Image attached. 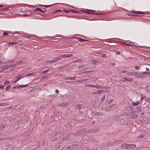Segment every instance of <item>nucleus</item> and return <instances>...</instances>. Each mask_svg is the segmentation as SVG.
<instances>
[{
    "mask_svg": "<svg viewBox=\"0 0 150 150\" xmlns=\"http://www.w3.org/2000/svg\"><path fill=\"white\" fill-rule=\"evenodd\" d=\"M7 105V104L6 103H0V106H5Z\"/></svg>",
    "mask_w": 150,
    "mask_h": 150,
    "instance_id": "nucleus-15",
    "label": "nucleus"
},
{
    "mask_svg": "<svg viewBox=\"0 0 150 150\" xmlns=\"http://www.w3.org/2000/svg\"><path fill=\"white\" fill-rule=\"evenodd\" d=\"M78 40L80 42H82L84 41H86L87 40H85V39H83L82 38H79L78 39Z\"/></svg>",
    "mask_w": 150,
    "mask_h": 150,
    "instance_id": "nucleus-13",
    "label": "nucleus"
},
{
    "mask_svg": "<svg viewBox=\"0 0 150 150\" xmlns=\"http://www.w3.org/2000/svg\"><path fill=\"white\" fill-rule=\"evenodd\" d=\"M137 78H144L146 77V76L143 75L142 74L139 75H137Z\"/></svg>",
    "mask_w": 150,
    "mask_h": 150,
    "instance_id": "nucleus-4",
    "label": "nucleus"
},
{
    "mask_svg": "<svg viewBox=\"0 0 150 150\" xmlns=\"http://www.w3.org/2000/svg\"><path fill=\"white\" fill-rule=\"evenodd\" d=\"M135 69H139V67L138 66H136L135 67Z\"/></svg>",
    "mask_w": 150,
    "mask_h": 150,
    "instance_id": "nucleus-45",
    "label": "nucleus"
},
{
    "mask_svg": "<svg viewBox=\"0 0 150 150\" xmlns=\"http://www.w3.org/2000/svg\"><path fill=\"white\" fill-rule=\"evenodd\" d=\"M137 110L138 111V112H140V111H142L141 107H138L137 108Z\"/></svg>",
    "mask_w": 150,
    "mask_h": 150,
    "instance_id": "nucleus-24",
    "label": "nucleus"
},
{
    "mask_svg": "<svg viewBox=\"0 0 150 150\" xmlns=\"http://www.w3.org/2000/svg\"><path fill=\"white\" fill-rule=\"evenodd\" d=\"M28 84H26V85H22V87H24V86H28Z\"/></svg>",
    "mask_w": 150,
    "mask_h": 150,
    "instance_id": "nucleus-56",
    "label": "nucleus"
},
{
    "mask_svg": "<svg viewBox=\"0 0 150 150\" xmlns=\"http://www.w3.org/2000/svg\"><path fill=\"white\" fill-rule=\"evenodd\" d=\"M35 11H39L41 12H42L45 13V11L42 10L40 8H37L35 10Z\"/></svg>",
    "mask_w": 150,
    "mask_h": 150,
    "instance_id": "nucleus-9",
    "label": "nucleus"
},
{
    "mask_svg": "<svg viewBox=\"0 0 150 150\" xmlns=\"http://www.w3.org/2000/svg\"><path fill=\"white\" fill-rule=\"evenodd\" d=\"M76 82H77V83H82V80H78V81H76Z\"/></svg>",
    "mask_w": 150,
    "mask_h": 150,
    "instance_id": "nucleus-33",
    "label": "nucleus"
},
{
    "mask_svg": "<svg viewBox=\"0 0 150 150\" xmlns=\"http://www.w3.org/2000/svg\"><path fill=\"white\" fill-rule=\"evenodd\" d=\"M139 73L137 72H129L127 73V75L129 76H134L135 75L137 76V74H138Z\"/></svg>",
    "mask_w": 150,
    "mask_h": 150,
    "instance_id": "nucleus-1",
    "label": "nucleus"
},
{
    "mask_svg": "<svg viewBox=\"0 0 150 150\" xmlns=\"http://www.w3.org/2000/svg\"><path fill=\"white\" fill-rule=\"evenodd\" d=\"M64 55H61L59 56V58L60 59V57H64Z\"/></svg>",
    "mask_w": 150,
    "mask_h": 150,
    "instance_id": "nucleus-47",
    "label": "nucleus"
},
{
    "mask_svg": "<svg viewBox=\"0 0 150 150\" xmlns=\"http://www.w3.org/2000/svg\"><path fill=\"white\" fill-rule=\"evenodd\" d=\"M23 74H21L20 75H18L17 76V77H16V78H20V77L23 76Z\"/></svg>",
    "mask_w": 150,
    "mask_h": 150,
    "instance_id": "nucleus-16",
    "label": "nucleus"
},
{
    "mask_svg": "<svg viewBox=\"0 0 150 150\" xmlns=\"http://www.w3.org/2000/svg\"><path fill=\"white\" fill-rule=\"evenodd\" d=\"M89 11H92V12H95V11L93 10H89Z\"/></svg>",
    "mask_w": 150,
    "mask_h": 150,
    "instance_id": "nucleus-58",
    "label": "nucleus"
},
{
    "mask_svg": "<svg viewBox=\"0 0 150 150\" xmlns=\"http://www.w3.org/2000/svg\"><path fill=\"white\" fill-rule=\"evenodd\" d=\"M139 104V103H133L132 105H133L134 106H136L138 105Z\"/></svg>",
    "mask_w": 150,
    "mask_h": 150,
    "instance_id": "nucleus-25",
    "label": "nucleus"
},
{
    "mask_svg": "<svg viewBox=\"0 0 150 150\" xmlns=\"http://www.w3.org/2000/svg\"><path fill=\"white\" fill-rule=\"evenodd\" d=\"M138 117V116L136 114H134L133 115L132 118L134 119L137 118Z\"/></svg>",
    "mask_w": 150,
    "mask_h": 150,
    "instance_id": "nucleus-18",
    "label": "nucleus"
},
{
    "mask_svg": "<svg viewBox=\"0 0 150 150\" xmlns=\"http://www.w3.org/2000/svg\"><path fill=\"white\" fill-rule=\"evenodd\" d=\"M142 96V98H141V99L140 100V102H141L142 100L144 99V97H143L142 96V94L141 95Z\"/></svg>",
    "mask_w": 150,
    "mask_h": 150,
    "instance_id": "nucleus-44",
    "label": "nucleus"
},
{
    "mask_svg": "<svg viewBox=\"0 0 150 150\" xmlns=\"http://www.w3.org/2000/svg\"><path fill=\"white\" fill-rule=\"evenodd\" d=\"M24 16H28V14H24L23 15Z\"/></svg>",
    "mask_w": 150,
    "mask_h": 150,
    "instance_id": "nucleus-53",
    "label": "nucleus"
},
{
    "mask_svg": "<svg viewBox=\"0 0 150 150\" xmlns=\"http://www.w3.org/2000/svg\"><path fill=\"white\" fill-rule=\"evenodd\" d=\"M82 83L84 81H87L88 80V79H84L82 80Z\"/></svg>",
    "mask_w": 150,
    "mask_h": 150,
    "instance_id": "nucleus-36",
    "label": "nucleus"
},
{
    "mask_svg": "<svg viewBox=\"0 0 150 150\" xmlns=\"http://www.w3.org/2000/svg\"><path fill=\"white\" fill-rule=\"evenodd\" d=\"M52 5H42V6L46 7V8H48L49 7L51 6H52Z\"/></svg>",
    "mask_w": 150,
    "mask_h": 150,
    "instance_id": "nucleus-28",
    "label": "nucleus"
},
{
    "mask_svg": "<svg viewBox=\"0 0 150 150\" xmlns=\"http://www.w3.org/2000/svg\"><path fill=\"white\" fill-rule=\"evenodd\" d=\"M75 78L74 77H69L68 78V80H75Z\"/></svg>",
    "mask_w": 150,
    "mask_h": 150,
    "instance_id": "nucleus-17",
    "label": "nucleus"
},
{
    "mask_svg": "<svg viewBox=\"0 0 150 150\" xmlns=\"http://www.w3.org/2000/svg\"><path fill=\"white\" fill-rule=\"evenodd\" d=\"M34 75H35V74H33L32 73H31V74H27L26 75V76H34Z\"/></svg>",
    "mask_w": 150,
    "mask_h": 150,
    "instance_id": "nucleus-19",
    "label": "nucleus"
},
{
    "mask_svg": "<svg viewBox=\"0 0 150 150\" xmlns=\"http://www.w3.org/2000/svg\"><path fill=\"white\" fill-rule=\"evenodd\" d=\"M47 78V76H42L41 79H43L45 78Z\"/></svg>",
    "mask_w": 150,
    "mask_h": 150,
    "instance_id": "nucleus-38",
    "label": "nucleus"
},
{
    "mask_svg": "<svg viewBox=\"0 0 150 150\" xmlns=\"http://www.w3.org/2000/svg\"><path fill=\"white\" fill-rule=\"evenodd\" d=\"M121 147L122 148L124 149L128 148V144H124L122 145Z\"/></svg>",
    "mask_w": 150,
    "mask_h": 150,
    "instance_id": "nucleus-6",
    "label": "nucleus"
},
{
    "mask_svg": "<svg viewBox=\"0 0 150 150\" xmlns=\"http://www.w3.org/2000/svg\"><path fill=\"white\" fill-rule=\"evenodd\" d=\"M65 79V80H68V78H66L65 79Z\"/></svg>",
    "mask_w": 150,
    "mask_h": 150,
    "instance_id": "nucleus-61",
    "label": "nucleus"
},
{
    "mask_svg": "<svg viewBox=\"0 0 150 150\" xmlns=\"http://www.w3.org/2000/svg\"><path fill=\"white\" fill-rule=\"evenodd\" d=\"M95 87H96V88H101V87L100 86H96Z\"/></svg>",
    "mask_w": 150,
    "mask_h": 150,
    "instance_id": "nucleus-51",
    "label": "nucleus"
},
{
    "mask_svg": "<svg viewBox=\"0 0 150 150\" xmlns=\"http://www.w3.org/2000/svg\"><path fill=\"white\" fill-rule=\"evenodd\" d=\"M92 71H93V70H91L90 71H85V73H88L92 72Z\"/></svg>",
    "mask_w": 150,
    "mask_h": 150,
    "instance_id": "nucleus-40",
    "label": "nucleus"
},
{
    "mask_svg": "<svg viewBox=\"0 0 150 150\" xmlns=\"http://www.w3.org/2000/svg\"><path fill=\"white\" fill-rule=\"evenodd\" d=\"M6 9H4V8H1L0 9V10H1V11H4V10H6Z\"/></svg>",
    "mask_w": 150,
    "mask_h": 150,
    "instance_id": "nucleus-46",
    "label": "nucleus"
},
{
    "mask_svg": "<svg viewBox=\"0 0 150 150\" xmlns=\"http://www.w3.org/2000/svg\"><path fill=\"white\" fill-rule=\"evenodd\" d=\"M68 103L66 102H64L59 104V106L62 107H66L68 106Z\"/></svg>",
    "mask_w": 150,
    "mask_h": 150,
    "instance_id": "nucleus-3",
    "label": "nucleus"
},
{
    "mask_svg": "<svg viewBox=\"0 0 150 150\" xmlns=\"http://www.w3.org/2000/svg\"><path fill=\"white\" fill-rule=\"evenodd\" d=\"M52 62L51 60H47V61H46L45 62L46 63H52Z\"/></svg>",
    "mask_w": 150,
    "mask_h": 150,
    "instance_id": "nucleus-23",
    "label": "nucleus"
},
{
    "mask_svg": "<svg viewBox=\"0 0 150 150\" xmlns=\"http://www.w3.org/2000/svg\"><path fill=\"white\" fill-rule=\"evenodd\" d=\"M81 107V104L78 105H77V108L78 109H80Z\"/></svg>",
    "mask_w": 150,
    "mask_h": 150,
    "instance_id": "nucleus-22",
    "label": "nucleus"
},
{
    "mask_svg": "<svg viewBox=\"0 0 150 150\" xmlns=\"http://www.w3.org/2000/svg\"><path fill=\"white\" fill-rule=\"evenodd\" d=\"M93 14H95L98 15H100L101 14L100 13H94Z\"/></svg>",
    "mask_w": 150,
    "mask_h": 150,
    "instance_id": "nucleus-54",
    "label": "nucleus"
},
{
    "mask_svg": "<svg viewBox=\"0 0 150 150\" xmlns=\"http://www.w3.org/2000/svg\"><path fill=\"white\" fill-rule=\"evenodd\" d=\"M133 13L135 14H144V13L143 12L141 11H132Z\"/></svg>",
    "mask_w": 150,
    "mask_h": 150,
    "instance_id": "nucleus-7",
    "label": "nucleus"
},
{
    "mask_svg": "<svg viewBox=\"0 0 150 150\" xmlns=\"http://www.w3.org/2000/svg\"><path fill=\"white\" fill-rule=\"evenodd\" d=\"M10 88V86H8L7 87H6L5 89L6 90H8Z\"/></svg>",
    "mask_w": 150,
    "mask_h": 150,
    "instance_id": "nucleus-31",
    "label": "nucleus"
},
{
    "mask_svg": "<svg viewBox=\"0 0 150 150\" xmlns=\"http://www.w3.org/2000/svg\"><path fill=\"white\" fill-rule=\"evenodd\" d=\"M17 87L18 88L19 87H22V85H20L19 86H17Z\"/></svg>",
    "mask_w": 150,
    "mask_h": 150,
    "instance_id": "nucleus-57",
    "label": "nucleus"
},
{
    "mask_svg": "<svg viewBox=\"0 0 150 150\" xmlns=\"http://www.w3.org/2000/svg\"><path fill=\"white\" fill-rule=\"evenodd\" d=\"M82 61H83V60L82 59H79L74 60V61H73V62H81Z\"/></svg>",
    "mask_w": 150,
    "mask_h": 150,
    "instance_id": "nucleus-10",
    "label": "nucleus"
},
{
    "mask_svg": "<svg viewBox=\"0 0 150 150\" xmlns=\"http://www.w3.org/2000/svg\"><path fill=\"white\" fill-rule=\"evenodd\" d=\"M144 137H145L144 134H142L140 135V137H139V138H142Z\"/></svg>",
    "mask_w": 150,
    "mask_h": 150,
    "instance_id": "nucleus-27",
    "label": "nucleus"
},
{
    "mask_svg": "<svg viewBox=\"0 0 150 150\" xmlns=\"http://www.w3.org/2000/svg\"><path fill=\"white\" fill-rule=\"evenodd\" d=\"M146 100L147 102H150V98H148Z\"/></svg>",
    "mask_w": 150,
    "mask_h": 150,
    "instance_id": "nucleus-35",
    "label": "nucleus"
},
{
    "mask_svg": "<svg viewBox=\"0 0 150 150\" xmlns=\"http://www.w3.org/2000/svg\"><path fill=\"white\" fill-rule=\"evenodd\" d=\"M124 44L128 45H130V46H132V43H131L130 42H126L124 43Z\"/></svg>",
    "mask_w": 150,
    "mask_h": 150,
    "instance_id": "nucleus-12",
    "label": "nucleus"
},
{
    "mask_svg": "<svg viewBox=\"0 0 150 150\" xmlns=\"http://www.w3.org/2000/svg\"><path fill=\"white\" fill-rule=\"evenodd\" d=\"M17 79H17L16 80H15V81H14L13 82L14 83H16V82H17V81H18L21 79V78H19V79L18 78H17Z\"/></svg>",
    "mask_w": 150,
    "mask_h": 150,
    "instance_id": "nucleus-32",
    "label": "nucleus"
},
{
    "mask_svg": "<svg viewBox=\"0 0 150 150\" xmlns=\"http://www.w3.org/2000/svg\"><path fill=\"white\" fill-rule=\"evenodd\" d=\"M93 62L95 64H96L98 62V61L97 60H94L93 61Z\"/></svg>",
    "mask_w": 150,
    "mask_h": 150,
    "instance_id": "nucleus-34",
    "label": "nucleus"
},
{
    "mask_svg": "<svg viewBox=\"0 0 150 150\" xmlns=\"http://www.w3.org/2000/svg\"><path fill=\"white\" fill-rule=\"evenodd\" d=\"M70 11H72V12L73 13H76V12H77L76 11H74L73 10H70Z\"/></svg>",
    "mask_w": 150,
    "mask_h": 150,
    "instance_id": "nucleus-50",
    "label": "nucleus"
},
{
    "mask_svg": "<svg viewBox=\"0 0 150 150\" xmlns=\"http://www.w3.org/2000/svg\"><path fill=\"white\" fill-rule=\"evenodd\" d=\"M102 55V57H105L106 56V55L105 54H102L101 55Z\"/></svg>",
    "mask_w": 150,
    "mask_h": 150,
    "instance_id": "nucleus-49",
    "label": "nucleus"
},
{
    "mask_svg": "<svg viewBox=\"0 0 150 150\" xmlns=\"http://www.w3.org/2000/svg\"><path fill=\"white\" fill-rule=\"evenodd\" d=\"M88 87H96V86L91 85L90 84H88Z\"/></svg>",
    "mask_w": 150,
    "mask_h": 150,
    "instance_id": "nucleus-30",
    "label": "nucleus"
},
{
    "mask_svg": "<svg viewBox=\"0 0 150 150\" xmlns=\"http://www.w3.org/2000/svg\"><path fill=\"white\" fill-rule=\"evenodd\" d=\"M13 65H7L6 66H4L1 67V68L4 69L2 71H3L4 70H6L9 69L10 67H12Z\"/></svg>",
    "mask_w": 150,
    "mask_h": 150,
    "instance_id": "nucleus-2",
    "label": "nucleus"
},
{
    "mask_svg": "<svg viewBox=\"0 0 150 150\" xmlns=\"http://www.w3.org/2000/svg\"><path fill=\"white\" fill-rule=\"evenodd\" d=\"M69 147H67L66 148V149H65L64 150H69Z\"/></svg>",
    "mask_w": 150,
    "mask_h": 150,
    "instance_id": "nucleus-55",
    "label": "nucleus"
},
{
    "mask_svg": "<svg viewBox=\"0 0 150 150\" xmlns=\"http://www.w3.org/2000/svg\"><path fill=\"white\" fill-rule=\"evenodd\" d=\"M145 73L146 72H142V74H143V75H144V74H145Z\"/></svg>",
    "mask_w": 150,
    "mask_h": 150,
    "instance_id": "nucleus-60",
    "label": "nucleus"
},
{
    "mask_svg": "<svg viewBox=\"0 0 150 150\" xmlns=\"http://www.w3.org/2000/svg\"><path fill=\"white\" fill-rule=\"evenodd\" d=\"M102 90H99L96 92V93H100L102 92Z\"/></svg>",
    "mask_w": 150,
    "mask_h": 150,
    "instance_id": "nucleus-20",
    "label": "nucleus"
},
{
    "mask_svg": "<svg viewBox=\"0 0 150 150\" xmlns=\"http://www.w3.org/2000/svg\"><path fill=\"white\" fill-rule=\"evenodd\" d=\"M64 11L66 13H69V11L68 10H64Z\"/></svg>",
    "mask_w": 150,
    "mask_h": 150,
    "instance_id": "nucleus-48",
    "label": "nucleus"
},
{
    "mask_svg": "<svg viewBox=\"0 0 150 150\" xmlns=\"http://www.w3.org/2000/svg\"><path fill=\"white\" fill-rule=\"evenodd\" d=\"M16 44V43H15V42H10V43L9 44V45L10 46L11 45H12L13 46V44Z\"/></svg>",
    "mask_w": 150,
    "mask_h": 150,
    "instance_id": "nucleus-26",
    "label": "nucleus"
},
{
    "mask_svg": "<svg viewBox=\"0 0 150 150\" xmlns=\"http://www.w3.org/2000/svg\"><path fill=\"white\" fill-rule=\"evenodd\" d=\"M59 58H57L56 57L53 59H52L51 60V61L52 62V63L55 62L56 61H57L58 60H59Z\"/></svg>",
    "mask_w": 150,
    "mask_h": 150,
    "instance_id": "nucleus-8",
    "label": "nucleus"
},
{
    "mask_svg": "<svg viewBox=\"0 0 150 150\" xmlns=\"http://www.w3.org/2000/svg\"><path fill=\"white\" fill-rule=\"evenodd\" d=\"M4 86L2 85H0V88L3 89L4 88Z\"/></svg>",
    "mask_w": 150,
    "mask_h": 150,
    "instance_id": "nucleus-43",
    "label": "nucleus"
},
{
    "mask_svg": "<svg viewBox=\"0 0 150 150\" xmlns=\"http://www.w3.org/2000/svg\"><path fill=\"white\" fill-rule=\"evenodd\" d=\"M85 12L86 13H87L88 14H94V13H91L90 12H88V11H85Z\"/></svg>",
    "mask_w": 150,
    "mask_h": 150,
    "instance_id": "nucleus-39",
    "label": "nucleus"
},
{
    "mask_svg": "<svg viewBox=\"0 0 150 150\" xmlns=\"http://www.w3.org/2000/svg\"><path fill=\"white\" fill-rule=\"evenodd\" d=\"M3 35L4 36H6L8 35H9V34L8 33L4 32L3 33Z\"/></svg>",
    "mask_w": 150,
    "mask_h": 150,
    "instance_id": "nucleus-21",
    "label": "nucleus"
},
{
    "mask_svg": "<svg viewBox=\"0 0 150 150\" xmlns=\"http://www.w3.org/2000/svg\"><path fill=\"white\" fill-rule=\"evenodd\" d=\"M18 88V87H17V86H14V87H13V88H14V89L15 88Z\"/></svg>",
    "mask_w": 150,
    "mask_h": 150,
    "instance_id": "nucleus-62",
    "label": "nucleus"
},
{
    "mask_svg": "<svg viewBox=\"0 0 150 150\" xmlns=\"http://www.w3.org/2000/svg\"><path fill=\"white\" fill-rule=\"evenodd\" d=\"M85 66V65L84 64H83V65H82L80 66L79 67V68H81L83 67H84V66Z\"/></svg>",
    "mask_w": 150,
    "mask_h": 150,
    "instance_id": "nucleus-37",
    "label": "nucleus"
},
{
    "mask_svg": "<svg viewBox=\"0 0 150 150\" xmlns=\"http://www.w3.org/2000/svg\"><path fill=\"white\" fill-rule=\"evenodd\" d=\"M9 83V81H5V82H4V84H8Z\"/></svg>",
    "mask_w": 150,
    "mask_h": 150,
    "instance_id": "nucleus-29",
    "label": "nucleus"
},
{
    "mask_svg": "<svg viewBox=\"0 0 150 150\" xmlns=\"http://www.w3.org/2000/svg\"><path fill=\"white\" fill-rule=\"evenodd\" d=\"M136 147V145L134 144H128V148L131 149L132 148H135Z\"/></svg>",
    "mask_w": 150,
    "mask_h": 150,
    "instance_id": "nucleus-5",
    "label": "nucleus"
},
{
    "mask_svg": "<svg viewBox=\"0 0 150 150\" xmlns=\"http://www.w3.org/2000/svg\"><path fill=\"white\" fill-rule=\"evenodd\" d=\"M116 54L118 55H119L120 54V52L119 51L116 52Z\"/></svg>",
    "mask_w": 150,
    "mask_h": 150,
    "instance_id": "nucleus-42",
    "label": "nucleus"
},
{
    "mask_svg": "<svg viewBox=\"0 0 150 150\" xmlns=\"http://www.w3.org/2000/svg\"><path fill=\"white\" fill-rule=\"evenodd\" d=\"M49 69H48L46 70H45V71H42V73H45V72H47Z\"/></svg>",
    "mask_w": 150,
    "mask_h": 150,
    "instance_id": "nucleus-41",
    "label": "nucleus"
},
{
    "mask_svg": "<svg viewBox=\"0 0 150 150\" xmlns=\"http://www.w3.org/2000/svg\"><path fill=\"white\" fill-rule=\"evenodd\" d=\"M124 78H125L124 77V78H123L122 79V81H123V80H124Z\"/></svg>",
    "mask_w": 150,
    "mask_h": 150,
    "instance_id": "nucleus-63",
    "label": "nucleus"
},
{
    "mask_svg": "<svg viewBox=\"0 0 150 150\" xmlns=\"http://www.w3.org/2000/svg\"><path fill=\"white\" fill-rule=\"evenodd\" d=\"M124 80H123V81H125V80L128 81H132V79L131 78H128L127 79L124 78Z\"/></svg>",
    "mask_w": 150,
    "mask_h": 150,
    "instance_id": "nucleus-11",
    "label": "nucleus"
},
{
    "mask_svg": "<svg viewBox=\"0 0 150 150\" xmlns=\"http://www.w3.org/2000/svg\"><path fill=\"white\" fill-rule=\"evenodd\" d=\"M127 72V71L126 70H123L122 71V72L123 73H125Z\"/></svg>",
    "mask_w": 150,
    "mask_h": 150,
    "instance_id": "nucleus-52",
    "label": "nucleus"
},
{
    "mask_svg": "<svg viewBox=\"0 0 150 150\" xmlns=\"http://www.w3.org/2000/svg\"><path fill=\"white\" fill-rule=\"evenodd\" d=\"M73 56L72 54H64V56L65 57H72Z\"/></svg>",
    "mask_w": 150,
    "mask_h": 150,
    "instance_id": "nucleus-14",
    "label": "nucleus"
},
{
    "mask_svg": "<svg viewBox=\"0 0 150 150\" xmlns=\"http://www.w3.org/2000/svg\"><path fill=\"white\" fill-rule=\"evenodd\" d=\"M81 74H84V73H85V71H82V72H81Z\"/></svg>",
    "mask_w": 150,
    "mask_h": 150,
    "instance_id": "nucleus-59",
    "label": "nucleus"
},
{
    "mask_svg": "<svg viewBox=\"0 0 150 150\" xmlns=\"http://www.w3.org/2000/svg\"><path fill=\"white\" fill-rule=\"evenodd\" d=\"M144 114V112H142L141 113V115H143Z\"/></svg>",
    "mask_w": 150,
    "mask_h": 150,
    "instance_id": "nucleus-64",
    "label": "nucleus"
}]
</instances>
